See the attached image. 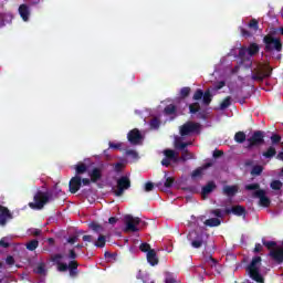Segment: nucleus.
Returning <instances> with one entry per match:
<instances>
[{"mask_svg":"<svg viewBox=\"0 0 283 283\" xmlns=\"http://www.w3.org/2000/svg\"><path fill=\"white\" fill-rule=\"evenodd\" d=\"M270 187H271V189H273L274 191H280V189H282V187H283V184H282V181H280V180H273V181L270 184Z\"/></svg>","mask_w":283,"mask_h":283,"instance_id":"ea45409f","label":"nucleus"},{"mask_svg":"<svg viewBox=\"0 0 283 283\" xmlns=\"http://www.w3.org/2000/svg\"><path fill=\"white\" fill-rule=\"evenodd\" d=\"M82 187L81 176L76 175L75 177L71 178L69 182V189L71 193H77Z\"/></svg>","mask_w":283,"mask_h":283,"instance_id":"4468645a","label":"nucleus"},{"mask_svg":"<svg viewBox=\"0 0 283 283\" xmlns=\"http://www.w3.org/2000/svg\"><path fill=\"white\" fill-rule=\"evenodd\" d=\"M164 155L166 156L168 160H176V151L171 149L164 150Z\"/></svg>","mask_w":283,"mask_h":283,"instance_id":"58836bf2","label":"nucleus"},{"mask_svg":"<svg viewBox=\"0 0 283 283\" xmlns=\"http://www.w3.org/2000/svg\"><path fill=\"white\" fill-rule=\"evenodd\" d=\"M14 218L12 212L8 207L0 205V227H6L8 224V220H12Z\"/></svg>","mask_w":283,"mask_h":283,"instance_id":"f8f14e48","label":"nucleus"},{"mask_svg":"<svg viewBox=\"0 0 283 283\" xmlns=\"http://www.w3.org/2000/svg\"><path fill=\"white\" fill-rule=\"evenodd\" d=\"M91 182H98L103 178V169L96 167L88 174Z\"/></svg>","mask_w":283,"mask_h":283,"instance_id":"6ab92c4d","label":"nucleus"},{"mask_svg":"<svg viewBox=\"0 0 283 283\" xmlns=\"http://www.w3.org/2000/svg\"><path fill=\"white\" fill-rule=\"evenodd\" d=\"M127 139L130 145H140L143 143V134L138 128H134L127 134Z\"/></svg>","mask_w":283,"mask_h":283,"instance_id":"9b49d317","label":"nucleus"},{"mask_svg":"<svg viewBox=\"0 0 283 283\" xmlns=\"http://www.w3.org/2000/svg\"><path fill=\"white\" fill-rule=\"evenodd\" d=\"M270 140L272 145H280V143L282 142V136L277 134H272V136L270 137Z\"/></svg>","mask_w":283,"mask_h":283,"instance_id":"79ce46f5","label":"nucleus"},{"mask_svg":"<svg viewBox=\"0 0 283 283\" xmlns=\"http://www.w3.org/2000/svg\"><path fill=\"white\" fill-rule=\"evenodd\" d=\"M189 94H191V87L186 86V87H182V88L180 90V96H181V98H187V96H189Z\"/></svg>","mask_w":283,"mask_h":283,"instance_id":"c03bdc74","label":"nucleus"},{"mask_svg":"<svg viewBox=\"0 0 283 283\" xmlns=\"http://www.w3.org/2000/svg\"><path fill=\"white\" fill-rule=\"evenodd\" d=\"M189 145H191V142L185 143V142L177 140L175 143L176 149H180L181 151H185V149H187V147H189Z\"/></svg>","mask_w":283,"mask_h":283,"instance_id":"c9c22d12","label":"nucleus"},{"mask_svg":"<svg viewBox=\"0 0 283 283\" xmlns=\"http://www.w3.org/2000/svg\"><path fill=\"white\" fill-rule=\"evenodd\" d=\"M33 200L34 202L29 203L30 209L41 211V209H43L48 202L54 200V198L52 197V192H43L40 190L34 195Z\"/></svg>","mask_w":283,"mask_h":283,"instance_id":"f03ea898","label":"nucleus"},{"mask_svg":"<svg viewBox=\"0 0 283 283\" xmlns=\"http://www.w3.org/2000/svg\"><path fill=\"white\" fill-rule=\"evenodd\" d=\"M248 28H250V30H254V32H258V29L260 28V22L255 19L250 20Z\"/></svg>","mask_w":283,"mask_h":283,"instance_id":"a19ab883","label":"nucleus"},{"mask_svg":"<svg viewBox=\"0 0 283 283\" xmlns=\"http://www.w3.org/2000/svg\"><path fill=\"white\" fill-rule=\"evenodd\" d=\"M263 43L265 45L264 50L265 52H282V39L271 36V35H265L263 38Z\"/></svg>","mask_w":283,"mask_h":283,"instance_id":"0eeeda50","label":"nucleus"},{"mask_svg":"<svg viewBox=\"0 0 283 283\" xmlns=\"http://www.w3.org/2000/svg\"><path fill=\"white\" fill-rule=\"evenodd\" d=\"M273 69L269 64H259L252 73V81H256V83H263L264 78H270Z\"/></svg>","mask_w":283,"mask_h":283,"instance_id":"20e7f679","label":"nucleus"},{"mask_svg":"<svg viewBox=\"0 0 283 283\" xmlns=\"http://www.w3.org/2000/svg\"><path fill=\"white\" fill-rule=\"evenodd\" d=\"M277 32H280V28L279 29L272 28L270 29V32L266 34V36H275Z\"/></svg>","mask_w":283,"mask_h":283,"instance_id":"680f3d73","label":"nucleus"},{"mask_svg":"<svg viewBox=\"0 0 283 283\" xmlns=\"http://www.w3.org/2000/svg\"><path fill=\"white\" fill-rule=\"evenodd\" d=\"M209 167H213V161H209L203 164L201 167L195 169L191 174L192 178H200V176H202V172L207 169H209Z\"/></svg>","mask_w":283,"mask_h":283,"instance_id":"dca6fc26","label":"nucleus"},{"mask_svg":"<svg viewBox=\"0 0 283 283\" xmlns=\"http://www.w3.org/2000/svg\"><path fill=\"white\" fill-rule=\"evenodd\" d=\"M248 149H253V147H261L264 145V132L255 130L250 138H248Z\"/></svg>","mask_w":283,"mask_h":283,"instance_id":"1a4fd4ad","label":"nucleus"},{"mask_svg":"<svg viewBox=\"0 0 283 283\" xmlns=\"http://www.w3.org/2000/svg\"><path fill=\"white\" fill-rule=\"evenodd\" d=\"M132 188V179L127 176H122L116 180V187L112 188V191L116 198H120L127 191V189Z\"/></svg>","mask_w":283,"mask_h":283,"instance_id":"423d86ee","label":"nucleus"},{"mask_svg":"<svg viewBox=\"0 0 283 283\" xmlns=\"http://www.w3.org/2000/svg\"><path fill=\"white\" fill-rule=\"evenodd\" d=\"M67 269H69L67 263L61 262L57 264V271H60V273H65V271H67Z\"/></svg>","mask_w":283,"mask_h":283,"instance_id":"de8ad7c7","label":"nucleus"},{"mask_svg":"<svg viewBox=\"0 0 283 283\" xmlns=\"http://www.w3.org/2000/svg\"><path fill=\"white\" fill-rule=\"evenodd\" d=\"M144 191H146L147 193H149V191H154V182L147 181L145 184Z\"/></svg>","mask_w":283,"mask_h":283,"instance_id":"8fccbe9b","label":"nucleus"},{"mask_svg":"<svg viewBox=\"0 0 283 283\" xmlns=\"http://www.w3.org/2000/svg\"><path fill=\"white\" fill-rule=\"evenodd\" d=\"M262 156L263 158L271 160V158L277 156V150L274 148V146H270L265 151L262 153Z\"/></svg>","mask_w":283,"mask_h":283,"instance_id":"412c9836","label":"nucleus"},{"mask_svg":"<svg viewBox=\"0 0 283 283\" xmlns=\"http://www.w3.org/2000/svg\"><path fill=\"white\" fill-rule=\"evenodd\" d=\"M108 145H109L111 149H120V147H122L120 143L115 144V143L109 142Z\"/></svg>","mask_w":283,"mask_h":283,"instance_id":"69168bd1","label":"nucleus"},{"mask_svg":"<svg viewBox=\"0 0 283 283\" xmlns=\"http://www.w3.org/2000/svg\"><path fill=\"white\" fill-rule=\"evenodd\" d=\"M261 262V256H254L247 269L251 280L258 283H264V277H262V274H260V268H258V264H260Z\"/></svg>","mask_w":283,"mask_h":283,"instance_id":"39448f33","label":"nucleus"},{"mask_svg":"<svg viewBox=\"0 0 283 283\" xmlns=\"http://www.w3.org/2000/svg\"><path fill=\"white\" fill-rule=\"evenodd\" d=\"M247 191H253L252 196L259 199L260 207H271V199L266 197V190L260 189V184L245 185Z\"/></svg>","mask_w":283,"mask_h":283,"instance_id":"f257e3e1","label":"nucleus"},{"mask_svg":"<svg viewBox=\"0 0 283 283\" xmlns=\"http://www.w3.org/2000/svg\"><path fill=\"white\" fill-rule=\"evenodd\" d=\"M224 213L227 216H229L230 213H233V216H238V217L247 216V208H244L241 205H238V206L232 207L231 209L227 208L224 210Z\"/></svg>","mask_w":283,"mask_h":283,"instance_id":"2eb2a0df","label":"nucleus"},{"mask_svg":"<svg viewBox=\"0 0 283 283\" xmlns=\"http://www.w3.org/2000/svg\"><path fill=\"white\" fill-rule=\"evenodd\" d=\"M212 98H213V95H211V91L207 90L203 93V97H202L203 105H211Z\"/></svg>","mask_w":283,"mask_h":283,"instance_id":"c756f323","label":"nucleus"},{"mask_svg":"<svg viewBox=\"0 0 283 283\" xmlns=\"http://www.w3.org/2000/svg\"><path fill=\"white\" fill-rule=\"evenodd\" d=\"M228 107H231V96H227V97L220 103V109H228Z\"/></svg>","mask_w":283,"mask_h":283,"instance_id":"4c0bfd02","label":"nucleus"},{"mask_svg":"<svg viewBox=\"0 0 283 283\" xmlns=\"http://www.w3.org/2000/svg\"><path fill=\"white\" fill-rule=\"evenodd\" d=\"M188 240L192 249H202V247H207L208 244L209 234L193 230L189 232Z\"/></svg>","mask_w":283,"mask_h":283,"instance_id":"7ed1b4c3","label":"nucleus"},{"mask_svg":"<svg viewBox=\"0 0 283 283\" xmlns=\"http://www.w3.org/2000/svg\"><path fill=\"white\" fill-rule=\"evenodd\" d=\"M206 227H220L222 224V221L218 218H210L205 221Z\"/></svg>","mask_w":283,"mask_h":283,"instance_id":"a878e982","label":"nucleus"},{"mask_svg":"<svg viewBox=\"0 0 283 283\" xmlns=\"http://www.w3.org/2000/svg\"><path fill=\"white\" fill-rule=\"evenodd\" d=\"M205 96V92L202 90L198 88L193 94V101H201V98Z\"/></svg>","mask_w":283,"mask_h":283,"instance_id":"a18cd8bd","label":"nucleus"},{"mask_svg":"<svg viewBox=\"0 0 283 283\" xmlns=\"http://www.w3.org/2000/svg\"><path fill=\"white\" fill-rule=\"evenodd\" d=\"M211 214L216 216V218H223L222 210H220V209L212 210Z\"/></svg>","mask_w":283,"mask_h":283,"instance_id":"bf43d9fd","label":"nucleus"},{"mask_svg":"<svg viewBox=\"0 0 283 283\" xmlns=\"http://www.w3.org/2000/svg\"><path fill=\"white\" fill-rule=\"evenodd\" d=\"M191 159V154L189 153V149H185L181 155V160H189Z\"/></svg>","mask_w":283,"mask_h":283,"instance_id":"603ef678","label":"nucleus"},{"mask_svg":"<svg viewBox=\"0 0 283 283\" xmlns=\"http://www.w3.org/2000/svg\"><path fill=\"white\" fill-rule=\"evenodd\" d=\"M146 258L150 266H156L159 262L158 255L156 254V250L148 251V253L146 254Z\"/></svg>","mask_w":283,"mask_h":283,"instance_id":"aec40b11","label":"nucleus"},{"mask_svg":"<svg viewBox=\"0 0 283 283\" xmlns=\"http://www.w3.org/2000/svg\"><path fill=\"white\" fill-rule=\"evenodd\" d=\"M216 189V182L209 181L206 186L201 189V196H209Z\"/></svg>","mask_w":283,"mask_h":283,"instance_id":"4be33fe9","label":"nucleus"},{"mask_svg":"<svg viewBox=\"0 0 283 283\" xmlns=\"http://www.w3.org/2000/svg\"><path fill=\"white\" fill-rule=\"evenodd\" d=\"M260 52V45L258 43H251L248 48V53L250 56H255Z\"/></svg>","mask_w":283,"mask_h":283,"instance_id":"bb28decb","label":"nucleus"},{"mask_svg":"<svg viewBox=\"0 0 283 283\" xmlns=\"http://www.w3.org/2000/svg\"><path fill=\"white\" fill-rule=\"evenodd\" d=\"M34 273H36L38 275H45L46 273L45 263H39L34 269Z\"/></svg>","mask_w":283,"mask_h":283,"instance_id":"f704fd0d","label":"nucleus"},{"mask_svg":"<svg viewBox=\"0 0 283 283\" xmlns=\"http://www.w3.org/2000/svg\"><path fill=\"white\" fill-rule=\"evenodd\" d=\"M200 133V124L195 122H186L179 127L180 136H191V134Z\"/></svg>","mask_w":283,"mask_h":283,"instance_id":"6e6552de","label":"nucleus"},{"mask_svg":"<svg viewBox=\"0 0 283 283\" xmlns=\"http://www.w3.org/2000/svg\"><path fill=\"white\" fill-rule=\"evenodd\" d=\"M69 244H76L78 242V235H73L67 239Z\"/></svg>","mask_w":283,"mask_h":283,"instance_id":"052dcab7","label":"nucleus"},{"mask_svg":"<svg viewBox=\"0 0 283 283\" xmlns=\"http://www.w3.org/2000/svg\"><path fill=\"white\" fill-rule=\"evenodd\" d=\"M224 85H227V82L224 81H219L214 84V90L216 92H218L219 90H222V87H224Z\"/></svg>","mask_w":283,"mask_h":283,"instance_id":"864d4df0","label":"nucleus"},{"mask_svg":"<svg viewBox=\"0 0 283 283\" xmlns=\"http://www.w3.org/2000/svg\"><path fill=\"white\" fill-rule=\"evenodd\" d=\"M165 283H176V279H174V276H168L166 277Z\"/></svg>","mask_w":283,"mask_h":283,"instance_id":"774afa93","label":"nucleus"},{"mask_svg":"<svg viewBox=\"0 0 283 283\" xmlns=\"http://www.w3.org/2000/svg\"><path fill=\"white\" fill-rule=\"evenodd\" d=\"M206 262L210 264V266H216V264H218V260L213 259V256L211 255L208 259H206Z\"/></svg>","mask_w":283,"mask_h":283,"instance_id":"13d9d810","label":"nucleus"},{"mask_svg":"<svg viewBox=\"0 0 283 283\" xmlns=\"http://www.w3.org/2000/svg\"><path fill=\"white\" fill-rule=\"evenodd\" d=\"M177 109L176 105L169 104L164 108V114H166V116H172V114H176Z\"/></svg>","mask_w":283,"mask_h":283,"instance_id":"c85d7f7f","label":"nucleus"},{"mask_svg":"<svg viewBox=\"0 0 283 283\" xmlns=\"http://www.w3.org/2000/svg\"><path fill=\"white\" fill-rule=\"evenodd\" d=\"M61 260H63V255L62 254H54L52 256V262H55V264L61 263Z\"/></svg>","mask_w":283,"mask_h":283,"instance_id":"4d7b16f0","label":"nucleus"},{"mask_svg":"<svg viewBox=\"0 0 283 283\" xmlns=\"http://www.w3.org/2000/svg\"><path fill=\"white\" fill-rule=\"evenodd\" d=\"M247 52H249V49L248 50L244 49V48L240 49L239 50V57L244 59V56H247Z\"/></svg>","mask_w":283,"mask_h":283,"instance_id":"0e129e2a","label":"nucleus"},{"mask_svg":"<svg viewBox=\"0 0 283 283\" xmlns=\"http://www.w3.org/2000/svg\"><path fill=\"white\" fill-rule=\"evenodd\" d=\"M86 172H87V165H85L83 163H78L75 166V174H76V176H81V175L86 174Z\"/></svg>","mask_w":283,"mask_h":283,"instance_id":"393cba45","label":"nucleus"},{"mask_svg":"<svg viewBox=\"0 0 283 283\" xmlns=\"http://www.w3.org/2000/svg\"><path fill=\"white\" fill-rule=\"evenodd\" d=\"M124 222L126 224L125 231H132V233H136L139 231L138 224H140L142 220L138 217H134L132 214H126L124 217Z\"/></svg>","mask_w":283,"mask_h":283,"instance_id":"9d476101","label":"nucleus"},{"mask_svg":"<svg viewBox=\"0 0 283 283\" xmlns=\"http://www.w3.org/2000/svg\"><path fill=\"white\" fill-rule=\"evenodd\" d=\"M107 242V239L105 235L99 234L97 238V241L94 242V247H97V249H103Z\"/></svg>","mask_w":283,"mask_h":283,"instance_id":"cd10ccee","label":"nucleus"},{"mask_svg":"<svg viewBox=\"0 0 283 283\" xmlns=\"http://www.w3.org/2000/svg\"><path fill=\"white\" fill-rule=\"evenodd\" d=\"M189 112L191 114H198V118H202V119L207 118V115H205V113L200 112V103H198V102H195L189 105Z\"/></svg>","mask_w":283,"mask_h":283,"instance_id":"a211bd4d","label":"nucleus"},{"mask_svg":"<svg viewBox=\"0 0 283 283\" xmlns=\"http://www.w3.org/2000/svg\"><path fill=\"white\" fill-rule=\"evenodd\" d=\"M174 177H168L164 184V187H166V189H171V187H174Z\"/></svg>","mask_w":283,"mask_h":283,"instance_id":"49530a36","label":"nucleus"},{"mask_svg":"<svg viewBox=\"0 0 283 283\" xmlns=\"http://www.w3.org/2000/svg\"><path fill=\"white\" fill-rule=\"evenodd\" d=\"M269 258L276 264H283V248L276 247L269 252Z\"/></svg>","mask_w":283,"mask_h":283,"instance_id":"ddd939ff","label":"nucleus"},{"mask_svg":"<svg viewBox=\"0 0 283 283\" xmlns=\"http://www.w3.org/2000/svg\"><path fill=\"white\" fill-rule=\"evenodd\" d=\"M139 250L142 251V253H149V251H153L154 249H151V245H149V243H142L139 245Z\"/></svg>","mask_w":283,"mask_h":283,"instance_id":"37998d69","label":"nucleus"},{"mask_svg":"<svg viewBox=\"0 0 283 283\" xmlns=\"http://www.w3.org/2000/svg\"><path fill=\"white\" fill-rule=\"evenodd\" d=\"M234 140L235 143H239L240 145H242V143L247 140V134H244V132L235 133Z\"/></svg>","mask_w":283,"mask_h":283,"instance_id":"7c9ffc66","label":"nucleus"},{"mask_svg":"<svg viewBox=\"0 0 283 283\" xmlns=\"http://www.w3.org/2000/svg\"><path fill=\"white\" fill-rule=\"evenodd\" d=\"M69 258L70 260H76L77 255H76V251H74V249L70 250L69 252Z\"/></svg>","mask_w":283,"mask_h":283,"instance_id":"338daca9","label":"nucleus"},{"mask_svg":"<svg viewBox=\"0 0 283 283\" xmlns=\"http://www.w3.org/2000/svg\"><path fill=\"white\" fill-rule=\"evenodd\" d=\"M67 266H69V271H76V269H78V262L70 261Z\"/></svg>","mask_w":283,"mask_h":283,"instance_id":"3c124183","label":"nucleus"},{"mask_svg":"<svg viewBox=\"0 0 283 283\" xmlns=\"http://www.w3.org/2000/svg\"><path fill=\"white\" fill-rule=\"evenodd\" d=\"M212 156L213 158H220L221 156H224V151L216 149Z\"/></svg>","mask_w":283,"mask_h":283,"instance_id":"e2e57ef3","label":"nucleus"},{"mask_svg":"<svg viewBox=\"0 0 283 283\" xmlns=\"http://www.w3.org/2000/svg\"><path fill=\"white\" fill-rule=\"evenodd\" d=\"M88 229L94 231V233H103V231H105V229L96 221L88 223Z\"/></svg>","mask_w":283,"mask_h":283,"instance_id":"b1692460","label":"nucleus"},{"mask_svg":"<svg viewBox=\"0 0 283 283\" xmlns=\"http://www.w3.org/2000/svg\"><path fill=\"white\" fill-rule=\"evenodd\" d=\"M262 244H263V247H266V249L269 251H271L272 249H275L277 247V242H275V241H266L264 239H262Z\"/></svg>","mask_w":283,"mask_h":283,"instance_id":"e433bc0d","label":"nucleus"},{"mask_svg":"<svg viewBox=\"0 0 283 283\" xmlns=\"http://www.w3.org/2000/svg\"><path fill=\"white\" fill-rule=\"evenodd\" d=\"M18 12L23 21H30V7L28 4H20Z\"/></svg>","mask_w":283,"mask_h":283,"instance_id":"f3484780","label":"nucleus"},{"mask_svg":"<svg viewBox=\"0 0 283 283\" xmlns=\"http://www.w3.org/2000/svg\"><path fill=\"white\" fill-rule=\"evenodd\" d=\"M264 171V167L260 165H255L251 169V176H262V172Z\"/></svg>","mask_w":283,"mask_h":283,"instance_id":"2f4dec72","label":"nucleus"},{"mask_svg":"<svg viewBox=\"0 0 283 283\" xmlns=\"http://www.w3.org/2000/svg\"><path fill=\"white\" fill-rule=\"evenodd\" d=\"M39 248V240L33 239L29 243H27L28 251H36Z\"/></svg>","mask_w":283,"mask_h":283,"instance_id":"473e14b6","label":"nucleus"},{"mask_svg":"<svg viewBox=\"0 0 283 283\" xmlns=\"http://www.w3.org/2000/svg\"><path fill=\"white\" fill-rule=\"evenodd\" d=\"M126 155L127 156H132V158H135V159L138 158V153L136 150H134V149L126 150Z\"/></svg>","mask_w":283,"mask_h":283,"instance_id":"6e6d98bb","label":"nucleus"},{"mask_svg":"<svg viewBox=\"0 0 283 283\" xmlns=\"http://www.w3.org/2000/svg\"><path fill=\"white\" fill-rule=\"evenodd\" d=\"M6 23H12V14H3L0 18V25H1V28H3V25H6Z\"/></svg>","mask_w":283,"mask_h":283,"instance_id":"72a5a7b5","label":"nucleus"},{"mask_svg":"<svg viewBox=\"0 0 283 283\" xmlns=\"http://www.w3.org/2000/svg\"><path fill=\"white\" fill-rule=\"evenodd\" d=\"M223 193L229 198H233L238 193V186H224Z\"/></svg>","mask_w":283,"mask_h":283,"instance_id":"5701e85b","label":"nucleus"},{"mask_svg":"<svg viewBox=\"0 0 283 283\" xmlns=\"http://www.w3.org/2000/svg\"><path fill=\"white\" fill-rule=\"evenodd\" d=\"M150 127L151 129H158V127H160V120H158V118H153L150 120Z\"/></svg>","mask_w":283,"mask_h":283,"instance_id":"09e8293b","label":"nucleus"},{"mask_svg":"<svg viewBox=\"0 0 283 283\" xmlns=\"http://www.w3.org/2000/svg\"><path fill=\"white\" fill-rule=\"evenodd\" d=\"M14 256L12 255H8L6 259V264H8V266H14Z\"/></svg>","mask_w":283,"mask_h":283,"instance_id":"5fc2aeb1","label":"nucleus"}]
</instances>
